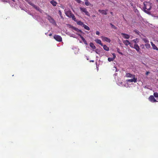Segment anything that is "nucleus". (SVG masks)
<instances>
[{"instance_id": "f257e3e1", "label": "nucleus", "mask_w": 158, "mask_h": 158, "mask_svg": "<svg viewBox=\"0 0 158 158\" xmlns=\"http://www.w3.org/2000/svg\"><path fill=\"white\" fill-rule=\"evenodd\" d=\"M144 6L143 7L144 11L147 14H149L152 7V4L150 2H143Z\"/></svg>"}, {"instance_id": "f03ea898", "label": "nucleus", "mask_w": 158, "mask_h": 158, "mask_svg": "<svg viewBox=\"0 0 158 158\" xmlns=\"http://www.w3.org/2000/svg\"><path fill=\"white\" fill-rule=\"evenodd\" d=\"M64 13L69 18H71V15L73 14L71 11L69 9H65L64 10Z\"/></svg>"}, {"instance_id": "7ed1b4c3", "label": "nucleus", "mask_w": 158, "mask_h": 158, "mask_svg": "<svg viewBox=\"0 0 158 158\" xmlns=\"http://www.w3.org/2000/svg\"><path fill=\"white\" fill-rule=\"evenodd\" d=\"M54 38L57 41L61 42L62 41V38L60 36L58 35H55L53 36Z\"/></svg>"}, {"instance_id": "20e7f679", "label": "nucleus", "mask_w": 158, "mask_h": 158, "mask_svg": "<svg viewBox=\"0 0 158 158\" xmlns=\"http://www.w3.org/2000/svg\"><path fill=\"white\" fill-rule=\"evenodd\" d=\"M80 9L81 11L84 12L86 15L89 16V12L87 11L86 8L81 7L80 8Z\"/></svg>"}, {"instance_id": "39448f33", "label": "nucleus", "mask_w": 158, "mask_h": 158, "mask_svg": "<svg viewBox=\"0 0 158 158\" xmlns=\"http://www.w3.org/2000/svg\"><path fill=\"white\" fill-rule=\"evenodd\" d=\"M102 40L104 41L108 42V43H110L111 40L109 38L106 37L104 36H102L101 37Z\"/></svg>"}, {"instance_id": "423d86ee", "label": "nucleus", "mask_w": 158, "mask_h": 158, "mask_svg": "<svg viewBox=\"0 0 158 158\" xmlns=\"http://www.w3.org/2000/svg\"><path fill=\"white\" fill-rule=\"evenodd\" d=\"M48 19L49 22L53 24H56V22L53 18L51 16L48 15Z\"/></svg>"}, {"instance_id": "0eeeda50", "label": "nucleus", "mask_w": 158, "mask_h": 158, "mask_svg": "<svg viewBox=\"0 0 158 158\" xmlns=\"http://www.w3.org/2000/svg\"><path fill=\"white\" fill-rule=\"evenodd\" d=\"M132 79H128L127 80V81L129 82H134L135 83L137 82V78H135V77L132 78Z\"/></svg>"}, {"instance_id": "6e6552de", "label": "nucleus", "mask_w": 158, "mask_h": 158, "mask_svg": "<svg viewBox=\"0 0 158 158\" xmlns=\"http://www.w3.org/2000/svg\"><path fill=\"white\" fill-rule=\"evenodd\" d=\"M149 100L152 102H156L157 101L153 95H151L148 98Z\"/></svg>"}, {"instance_id": "1a4fd4ad", "label": "nucleus", "mask_w": 158, "mask_h": 158, "mask_svg": "<svg viewBox=\"0 0 158 158\" xmlns=\"http://www.w3.org/2000/svg\"><path fill=\"white\" fill-rule=\"evenodd\" d=\"M113 57H109L108 58V60L109 62H111V61H113L115 59L116 57L115 54V53H113Z\"/></svg>"}, {"instance_id": "9d476101", "label": "nucleus", "mask_w": 158, "mask_h": 158, "mask_svg": "<svg viewBox=\"0 0 158 158\" xmlns=\"http://www.w3.org/2000/svg\"><path fill=\"white\" fill-rule=\"evenodd\" d=\"M28 3L31 5V6H32L36 10H39L40 8L39 7L37 6L36 5H35L33 3L29 2H28Z\"/></svg>"}, {"instance_id": "9b49d317", "label": "nucleus", "mask_w": 158, "mask_h": 158, "mask_svg": "<svg viewBox=\"0 0 158 158\" xmlns=\"http://www.w3.org/2000/svg\"><path fill=\"white\" fill-rule=\"evenodd\" d=\"M108 11V10L106 9L105 10H99L98 11L102 14L104 15H106L107 14V12Z\"/></svg>"}, {"instance_id": "f8f14e48", "label": "nucleus", "mask_w": 158, "mask_h": 158, "mask_svg": "<svg viewBox=\"0 0 158 158\" xmlns=\"http://www.w3.org/2000/svg\"><path fill=\"white\" fill-rule=\"evenodd\" d=\"M126 76L127 77L133 78L135 77V75H133L129 73H127L126 74Z\"/></svg>"}, {"instance_id": "ddd939ff", "label": "nucleus", "mask_w": 158, "mask_h": 158, "mask_svg": "<svg viewBox=\"0 0 158 158\" xmlns=\"http://www.w3.org/2000/svg\"><path fill=\"white\" fill-rule=\"evenodd\" d=\"M121 35L125 39H128L130 38L129 35L127 34H126L123 33H121Z\"/></svg>"}, {"instance_id": "4468645a", "label": "nucleus", "mask_w": 158, "mask_h": 158, "mask_svg": "<svg viewBox=\"0 0 158 158\" xmlns=\"http://www.w3.org/2000/svg\"><path fill=\"white\" fill-rule=\"evenodd\" d=\"M137 52H139L140 50V48L139 46L136 44H135L134 45V48Z\"/></svg>"}, {"instance_id": "2eb2a0df", "label": "nucleus", "mask_w": 158, "mask_h": 158, "mask_svg": "<svg viewBox=\"0 0 158 158\" xmlns=\"http://www.w3.org/2000/svg\"><path fill=\"white\" fill-rule=\"evenodd\" d=\"M151 44L152 46V48L154 50H156L157 51L158 50V48L155 45V44H154L153 42H151Z\"/></svg>"}, {"instance_id": "dca6fc26", "label": "nucleus", "mask_w": 158, "mask_h": 158, "mask_svg": "<svg viewBox=\"0 0 158 158\" xmlns=\"http://www.w3.org/2000/svg\"><path fill=\"white\" fill-rule=\"evenodd\" d=\"M123 43L127 46L130 45L131 44V43L130 41L127 40L123 41Z\"/></svg>"}, {"instance_id": "f3484780", "label": "nucleus", "mask_w": 158, "mask_h": 158, "mask_svg": "<svg viewBox=\"0 0 158 158\" xmlns=\"http://www.w3.org/2000/svg\"><path fill=\"white\" fill-rule=\"evenodd\" d=\"M95 41L97 43L100 44L101 46H103V44L102 43V42L100 40L97 39L95 40Z\"/></svg>"}, {"instance_id": "a211bd4d", "label": "nucleus", "mask_w": 158, "mask_h": 158, "mask_svg": "<svg viewBox=\"0 0 158 158\" xmlns=\"http://www.w3.org/2000/svg\"><path fill=\"white\" fill-rule=\"evenodd\" d=\"M79 35L80 36L81 38V39H82V40L83 41V42H84L85 44L86 45H87L88 44H87V42L85 40V38L80 35Z\"/></svg>"}, {"instance_id": "6ab92c4d", "label": "nucleus", "mask_w": 158, "mask_h": 158, "mask_svg": "<svg viewBox=\"0 0 158 158\" xmlns=\"http://www.w3.org/2000/svg\"><path fill=\"white\" fill-rule=\"evenodd\" d=\"M102 46L103 47V49L106 51H108L109 50V48L106 45H103V46Z\"/></svg>"}, {"instance_id": "aec40b11", "label": "nucleus", "mask_w": 158, "mask_h": 158, "mask_svg": "<svg viewBox=\"0 0 158 158\" xmlns=\"http://www.w3.org/2000/svg\"><path fill=\"white\" fill-rule=\"evenodd\" d=\"M90 46L93 49H95L96 48L95 46L92 43H90Z\"/></svg>"}, {"instance_id": "412c9836", "label": "nucleus", "mask_w": 158, "mask_h": 158, "mask_svg": "<svg viewBox=\"0 0 158 158\" xmlns=\"http://www.w3.org/2000/svg\"><path fill=\"white\" fill-rule=\"evenodd\" d=\"M50 3L53 6H56L57 4L56 2L54 0L51 1Z\"/></svg>"}, {"instance_id": "4be33fe9", "label": "nucleus", "mask_w": 158, "mask_h": 158, "mask_svg": "<svg viewBox=\"0 0 158 158\" xmlns=\"http://www.w3.org/2000/svg\"><path fill=\"white\" fill-rule=\"evenodd\" d=\"M77 23L78 25H79L80 26H83V25H84V24H83V23L82 22H81L80 21H77Z\"/></svg>"}, {"instance_id": "5701e85b", "label": "nucleus", "mask_w": 158, "mask_h": 158, "mask_svg": "<svg viewBox=\"0 0 158 158\" xmlns=\"http://www.w3.org/2000/svg\"><path fill=\"white\" fill-rule=\"evenodd\" d=\"M83 27L85 29L88 31H89L90 30L89 27L85 24L83 25Z\"/></svg>"}, {"instance_id": "b1692460", "label": "nucleus", "mask_w": 158, "mask_h": 158, "mask_svg": "<svg viewBox=\"0 0 158 158\" xmlns=\"http://www.w3.org/2000/svg\"><path fill=\"white\" fill-rule=\"evenodd\" d=\"M73 29L74 30L76 31L77 32H81V31L80 30L78 29L77 28H76L75 27H73Z\"/></svg>"}, {"instance_id": "393cba45", "label": "nucleus", "mask_w": 158, "mask_h": 158, "mask_svg": "<svg viewBox=\"0 0 158 158\" xmlns=\"http://www.w3.org/2000/svg\"><path fill=\"white\" fill-rule=\"evenodd\" d=\"M71 18H72L74 21L76 22L77 21V19H76L74 16V15L73 14L71 16Z\"/></svg>"}, {"instance_id": "a878e982", "label": "nucleus", "mask_w": 158, "mask_h": 158, "mask_svg": "<svg viewBox=\"0 0 158 158\" xmlns=\"http://www.w3.org/2000/svg\"><path fill=\"white\" fill-rule=\"evenodd\" d=\"M110 24L111 25L112 28H114L115 30L117 29V27H116L112 23H110Z\"/></svg>"}, {"instance_id": "bb28decb", "label": "nucleus", "mask_w": 158, "mask_h": 158, "mask_svg": "<svg viewBox=\"0 0 158 158\" xmlns=\"http://www.w3.org/2000/svg\"><path fill=\"white\" fill-rule=\"evenodd\" d=\"M144 45L147 48H149L150 47V44L148 43L145 44Z\"/></svg>"}, {"instance_id": "cd10ccee", "label": "nucleus", "mask_w": 158, "mask_h": 158, "mask_svg": "<svg viewBox=\"0 0 158 158\" xmlns=\"http://www.w3.org/2000/svg\"><path fill=\"white\" fill-rule=\"evenodd\" d=\"M143 40L144 42L145 43H149V40L147 38H143Z\"/></svg>"}, {"instance_id": "c85d7f7f", "label": "nucleus", "mask_w": 158, "mask_h": 158, "mask_svg": "<svg viewBox=\"0 0 158 158\" xmlns=\"http://www.w3.org/2000/svg\"><path fill=\"white\" fill-rule=\"evenodd\" d=\"M85 1V4L86 6H88L90 4L88 2V0H84Z\"/></svg>"}, {"instance_id": "c756f323", "label": "nucleus", "mask_w": 158, "mask_h": 158, "mask_svg": "<svg viewBox=\"0 0 158 158\" xmlns=\"http://www.w3.org/2000/svg\"><path fill=\"white\" fill-rule=\"evenodd\" d=\"M154 96L155 98H158V93L155 92L154 93Z\"/></svg>"}, {"instance_id": "7c9ffc66", "label": "nucleus", "mask_w": 158, "mask_h": 158, "mask_svg": "<svg viewBox=\"0 0 158 158\" xmlns=\"http://www.w3.org/2000/svg\"><path fill=\"white\" fill-rule=\"evenodd\" d=\"M58 13L60 15V17H61V18L62 19H63V16L62 15V13L61 11L60 10H59V11H58Z\"/></svg>"}, {"instance_id": "2f4dec72", "label": "nucleus", "mask_w": 158, "mask_h": 158, "mask_svg": "<svg viewBox=\"0 0 158 158\" xmlns=\"http://www.w3.org/2000/svg\"><path fill=\"white\" fill-rule=\"evenodd\" d=\"M75 1L77 2L79 4L81 3V1L80 0H76Z\"/></svg>"}, {"instance_id": "473e14b6", "label": "nucleus", "mask_w": 158, "mask_h": 158, "mask_svg": "<svg viewBox=\"0 0 158 158\" xmlns=\"http://www.w3.org/2000/svg\"><path fill=\"white\" fill-rule=\"evenodd\" d=\"M99 34H100L99 32L98 31H97L96 32V34L98 35H99Z\"/></svg>"}, {"instance_id": "72a5a7b5", "label": "nucleus", "mask_w": 158, "mask_h": 158, "mask_svg": "<svg viewBox=\"0 0 158 158\" xmlns=\"http://www.w3.org/2000/svg\"><path fill=\"white\" fill-rule=\"evenodd\" d=\"M135 32L137 34H139V31L137 30H135Z\"/></svg>"}, {"instance_id": "f704fd0d", "label": "nucleus", "mask_w": 158, "mask_h": 158, "mask_svg": "<svg viewBox=\"0 0 158 158\" xmlns=\"http://www.w3.org/2000/svg\"><path fill=\"white\" fill-rule=\"evenodd\" d=\"M138 40V39L137 38L136 39H135L133 40V41L134 42V43H136V41Z\"/></svg>"}, {"instance_id": "c9c22d12", "label": "nucleus", "mask_w": 158, "mask_h": 158, "mask_svg": "<svg viewBox=\"0 0 158 158\" xmlns=\"http://www.w3.org/2000/svg\"><path fill=\"white\" fill-rule=\"evenodd\" d=\"M149 73H150V72H147L146 73V75H147Z\"/></svg>"}, {"instance_id": "e433bc0d", "label": "nucleus", "mask_w": 158, "mask_h": 158, "mask_svg": "<svg viewBox=\"0 0 158 158\" xmlns=\"http://www.w3.org/2000/svg\"><path fill=\"white\" fill-rule=\"evenodd\" d=\"M110 13L112 15H113V13L112 12H110Z\"/></svg>"}, {"instance_id": "4c0bfd02", "label": "nucleus", "mask_w": 158, "mask_h": 158, "mask_svg": "<svg viewBox=\"0 0 158 158\" xmlns=\"http://www.w3.org/2000/svg\"><path fill=\"white\" fill-rule=\"evenodd\" d=\"M52 35V33H51V34H49V36H51Z\"/></svg>"}, {"instance_id": "58836bf2", "label": "nucleus", "mask_w": 158, "mask_h": 158, "mask_svg": "<svg viewBox=\"0 0 158 158\" xmlns=\"http://www.w3.org/2000/svg\"><path fill=\"white\" fill-rule=\"evenodd\" d=\"M156 1L158 3V0H156Z\"/></svg>"}, {"instance_id": "ea45409f", "label": "nucleus", "mask_w": 158, "mask_h": 158, "mask_svg": "<svg viewBox=\"0 0 158 158\" xmlns=\"http://www.w3.org/2000/svg\"><path fill=\"white\" fill-rule=\"evenodd\" d=\"M119 53L120 54H122V53L121 52H119Z\"/></svg>"}, {"instance_id": "a19ab883", "label": "nucleus", "mask_w": 158, "mask_h": 158, "mask_svg": "<svg viewBox=\"0 0 158 158\" xmlns=\"http://www.w3.org/2000/svg\"><path fill=\"white\" fill-rule=\"evenodd\" d=\"M95 15H94L93 16V17H95Z\"/></svg>"}, {"instance_id": "79ce46f5", "label": "nucleus", "mask_w": 158, "mask_h": 158, "mask_svg": "<svg viewBox=\"0 0 158 158\" xmlns=\"http://www.w3.org/2000/svg\"><path fill=\"white\" fill-rule=\"evenodd\" d=\"M12 0L13 1L15 2L14 0Z\"/></svg>"}, {"instance_id": "37998d69", "label": "nucleus", "mask_w": 158, "mask_h": 158, "mask_svg": "<svg viewBox=\"0 0 158 158\" xmlns=\"http://www.w3.org/2000/svg\"><path fill=\"white\" fill-rule=\"evenodd\" d=\"M157 8H158V5H157Z\"/></svg>"}]
</instances>
